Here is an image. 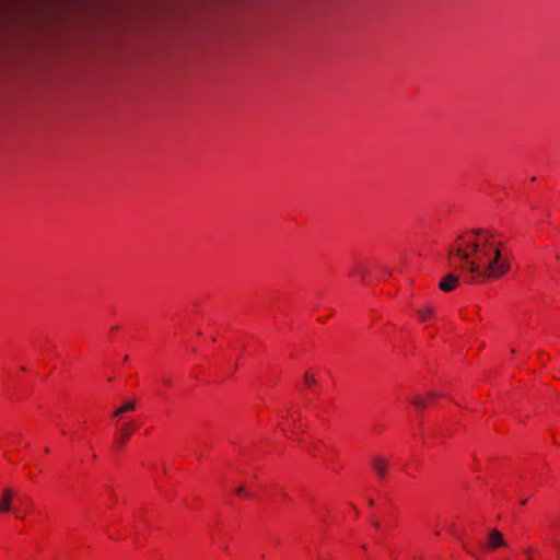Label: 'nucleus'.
I'll list each match as a JSON object with an SVG mask.
<instances>
[{
  "label": "nucleus",
  "mask_w": 560,
  "mask_h": 560,
  "mask_svg": "<svg viewBox=\"0 0 560 560\" xmlns=\"http://www.w3.org/2000/svg\"><path fill=\"white\" fill-rule=\"evenodd\" d=\"M165 384H166V385H171V381H168V380H167V381H165Z\"/></svg>",
  "instance_id": "16"
},
{
  "label": "nucleus",
  "mask_w": 560,
  "mask_h": 560,
  "mask_svg": "<svg viewBox=\"0 0 560 560\" xmlns=\"http://www.w3.org/2000/svg\"><path fill=\"white\" fill-rule=\"evenodd\" d=\"M316 382H317V381H316V378H315L313 375H311V374H308V373H306V374L304 375V384H305L307 387H312L313 385H315V384H316Z\"/></svg>",
  "instance_id": "10"
},
{
  "label": "nucleus",
  "mask_w": 560,
  "mask_h": 560,
  "mask_svg": "<svg viewBox=\"0 0 560 560\" xmlns=\"http://www.w3.org/2000/svg\"><path fill=\"white\" fill-rule=\"evenodd\" d=\"M506 546V541L504 540L502 533L498 529H492L489 532V540H488V548L489 549H495L499 547Z\"/></svg>",
  "instance_id": "3"
},
{
  "label": "nucleus",
  "mask_w": 560,
  "mask_h": 560,
  "mask_svg": "<svg viewBox=\"0 0 560 560\" xmlns=\"http://www.w3.org/2000/svg\"><path fill=\"white\" fill-rule=\"evenodd\" d=\"M13 498V491L10 488H5L0 499V511L8 512L11 510V501Z\"/></svg>",
  "instance_id": "6"
},
{
  "label": "nucleus",
  "mask_w": 560,
  "mask_h": 560,
  "mask_svg": "<svg viewBox=\"0 0 560 560\" xmlns=\"http://www.w3.org/2000/svg\"><path fill=\"white\" fill-rule=\"evenodd\" d=\"M137 425L133 422H128L121 425L117 435V443L119 446L124 445L130 438Z\"/></svg>",
  "instance_id": "2"
},
{
  "label": "nucleus",
  "mask_w": 560,
  "mask_h": 560,
  "mask_svg": "<svg viewBox=\"0 0 560 560\" xmlns=\"http://www.w3.org/2000/svg\"><path fill=\"white\" fill-rule=\"evenodd\" d=\"M440 396H441V394H438V393H434V392L429 394L430 398H435V397H440Z\"/></svg>",
  "instance_id": "12"
},
{
  "label": "nucleus",
  "mask_w": 560,
  "mask_h": 560,
  "mask_svg": "<svg viewBox=\"0 0 560 560\" xmlns=\"http://www.w3.org/2000/svg\"><path fill=\"white\" fill-rule=\"evenodd\" d=\"M502 241L492 230H475L462 237L456 247L450 249V260H458L457 269L467 272V282L497 279L509 272L511 266L501 255Z\"/></svg>",
  "instance_id": "1"
},
{
  "label": "nucleus",
  "mask_w": 560,
  "mask_h": 560,
  "mask_svg": "<svg viewBox=\"0 0 560 560\" xmlns=\"http://www.w3.org/2000/svg\"><path fill=\"white\" fill-rule=\"evenodd\" d=\"M235 492L241 495H249L248 492H246L245 488L243 486H240L235 489Z\"/></svg>",
  "instance_id": "11"
},
{
  "label": "nucleus",
  "mask_w": 560,
  "mask_h": 560,
  "mask_svg": "<svg viewBox=\"0 0 560 560\" xmlns=\"http://www.w3.org/2000/svg\"><path fill=\"white\" fill-rule=\"evenodd\" d=\"M411 404L417 407L418 409H425L427 408V401L421 398L420 396H413L411 399Z\"/></svg>",
  "instance_id": "9"
},
{
  "label": "nucleus",
  "mask_w": 560,
  "mask_h": 560,
  "mask_svg": "<svg viewBox=\"0 0 560 560\" xmlns=\"http://www.w3.org/2000/svg\"><path fill=\"white\" fill-rule=\"evenodd\" d=\"M372 468L380 478H384L387 472L388 462L380 456L372 459Z\"/></svg>",
  "instance_id": "5"
},
{
  "label": "nucleus",
  "mask_w": 560,
  "mask_h": 560,
  "mask_svg": "<svg viewBox=\"0 0 560 560\" xmlns=\"http://www.w3.org/2000/svg\"><path fill=\"white\" fill-rule=\"evenodd\" d=\"M466 550L468 551V553H471L474 556V553L471 552V550H469L466 546H465Z\"/></svg>",
  "instance_id": "15"
},
{
  "label": "nucleus",
  "mask_w": 560,
  "mask_h": 560,
  "mask_svg": "<svg viewBox=\"0 0 560 560\" xmlns=\"http://www.w3.org/2000/svg\"><path fill=\"white\" fill-rule=\"evenodd\" d=\"M136 409V404L133 401H126L121 407L116 409L113 413L114 417H121L124 413L128 411H132Z\"/></svg>",
  "instance_id": "7"
},
{
  "label": "nucleus",
  "mask_w": 560,
  "mask_h": 560,
  "mask_svg": "<svg viewBox=\"0 0 560 560\" xmlns=\"http://www.w3.org/2000/svg\"><path fill=\"white\" fill-rule=\"evenodd\" d=\"M420 320L424 322L433 316V307L428 305L417 311Z\"/></svg>",
  "instance_id": "8"
},
{
  "label": "nucleus",
  "mask_w": 560,
  "mask_h": 560,
  "mask_svg": "<svg viewBox=\"0 0 560 560\" xmlns=\"http://www.w3.org/2000/svg\"><path fill=\"white\" fill-rule=\"evenodd\" d=\"M355 271H357L358 273H362V275L364 273V272H363V270H361L360 268H358Z\"/></svg>",
  "instance_id": "14"
},
{
  "label": "nucleus",
  "mask_w": 560,
  "mask_h": 560,
  "mask_svg": "<svg viewBox=\"0 0 560 560\" xmlns=\"http://www.w3.org/2000/svg\"><path fill=\"white\" fill-rule=\"evenodd\" d=\"M528 560H532V559H528Z\"/></svg>",
  "instance_id": "17"
},
{
  "label": "nucleus",
  "mask_w": 560,
  "mask_h": 560,
  "mask_svg": "<svg viewBox=\"0 0 560 560\" xmlns=\"http://www.w3.org/2000/svg\"><path fill=\"white\" fill-rule=\"evenodd\" d=\"M458 277L453 273H447L439 283V288L444 292L453 291L458 284Z\"/></svg>",
  "instance_id": "4"
},
{
  "label": "nucleus",
  "mask_w": 560,
  "mask_h": 560,
  "mask_svg": "<svg viewBox=\"0 0 560 560\" xmlns=\"http://www.w3.org/2000/svg\"><path fill=\"white\" fill-rule=\"evenodd\" d=\"M556 260H557V261H560V254H557V255H556Z\"/></svg>",
  "instance_id": "13"
}]
</instances>
